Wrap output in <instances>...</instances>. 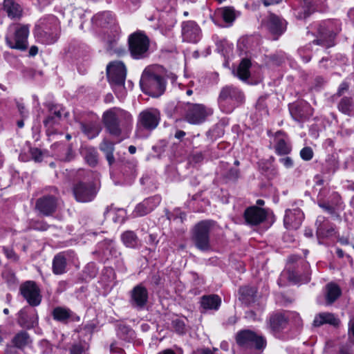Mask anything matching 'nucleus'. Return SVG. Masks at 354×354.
Instances as JSON below:
<instances>
[{
    "instance_id": "1",
    "label": "nucleus",
    "mask_w": 354,
    "mask_h": 354,
    "mask_svg": "<svg viewBox=\"0 0 354 354\" xmlns=\"http://www.w3.org/2000/svg\"><path fill=\"white\" fill-rule=\"evenodd\" d=\"M102 122L109 133L115 137L122 134V127L132 122L131 115L118 107H113L104 112Z\"/></svg>"
},
{
    "instance_id": "2",
    "label": "nucleus",
    "mask_w": 354,
    "mask_h": 354,
    "mask_svg": "<svg viewBox=\"0 0 354 354\" xmlns=\"http://www.w3.org/2000/svg\"><path fill=\"white\" fill-rule=\"evenodd\" d=\"M243 93L236 87L225 86L221 90L218 97V102L226 113H231L234 109L244 101Z\"/></svg>"
},
{
    "instance_id": "3",
    "label": "nucleus",
    "mask_w": 354,
    "mask_h": 354,
    "mask_svg": "<svg viewBox=\"0 0 354 354\" xmlns=\"http://www.w3.org/2000/svg\"><path fill=\"white\" fill-rule=\"evenodd\" d=\"M140 84L143 92L154 97L161 95L166 86L165 80L162 77L148 72L143 73Z\"/></svg>"
},
{
    "instance_id": "4",
    "label": "nucleus",
    "mask_w": 354,
    "mask_h": 354,
    "mask_svg": "<svg viewBox=\"0 0 354 354\" xmlns=\"http://www.w3.org/2000/svg\"><path fill=\"white\" fill-rule=\"evenodd\" d=\"M212 222L203 221L197 223L192 230V241L197 249L203 252L211 250L209 231Z\"/></svg>"
},
{
    "instance_id": "5",
    "label": "nucleus",
    "mask_w": 354,
    "mask_h": 354,
    "mask_svg": "<svg viewBox=\"0 0 354 354\" xmlns=\"http://www.w3.org/2000/svg\"><path fill=\"white\" fill-rule=\"evenodd\" d=\"M129 50L133 58L139 59L145 58L149 47L148 37L140 32L131 34L129 37Z\"/></svg>"
},
{
    "instance_id": "6",
    "label": "nucleus",
    "mask_w": 354,
    "mask_h": 354,
    "mask_svg": "<svg viewBox=\"0 0 354 354\" xmlns=\"http://www.w3.org/2000/svg\"><path fill=\"white\" fill-rule=\"evenodd\" d=\"M236 343L243 348L263 349L266 347V341L262 337L257 335L250 330H243L239 332L236 336Z\"/></svg>"
},
{
    "instance_id": "7",
    "label": "nucleus",
    "mask_w": 354,
    "mask_h": 354,
    "mask_svg": "<svg viewBox=\"0 0 354 354\" xmlns=\"http://www.w3.org/2000/svg\"><path fill=\"white\" fill-rule=\"evenodd\" d=\"M339 28L335 26L333 21H327L322 23L318 28L317 39L313 43L326 48L334 46V39Z\"/></svg>"
},
{
    "instance_id": "8",
    "label": "nucleus",
    "mask_w": 354,
    "mask_h": 354,
    "mask_svg": "<svg viewBox=\"0 0 354 354\" xmlns=\"http://www.w3.org/2000/svg\"><path fill=\"white\" fill-rule=\"evenodd\" d=\"M107 77L109 82L118 88L123 87L127 75V68L123 62L115 61L106 66Z\"/></svg>"
},
{
    "instance_id": "9",
    "label": "nucleus",
    "mask_w": 354,
    "mask_h": 354,
    "mask_svg": "<svg viewBox=\"0 0 354 354\" xmlns=\"http://www.w3.org/2000/svg\"><path fill=\"white\" fill-rule=\"evenodd\" d=\"M212 113V110L201 104L188 103L186 107L185 120L190 124H198Z\"/></svg>"
},
{
    "instance_id": "10",
    "label": "nucleus",
    "mask_w": 354,
    "mask_h": 354,
    "mask_svg": "<svg viewBox=\"0 0 354 354\" xmlns=\"http://www.w3.org/2000/svg\"><path fill=\"white\" fill-rule=\"evenodd\" d=\"M160 113L156 109H147L141 111L138 117L137 125L147 131L155 129L160 122Z\"/></svg>"
},
{
    "instance_id": "11",
    "label": "nucleus",
    "mask_w": 354,
    "mask_h": 354,
    "mask_svg": "<svg viewBox=\"0 0 354 354\" xmlns=\"http://www.w3.org/2000/svg\"><path fill=\"white\" fill-rule=\"evenodd\" d=\"M28 26H21L15 30L13 39L6 37V44L10 48L25 50L28 48Z\"/></svg>"
},
{
    "instance_id": "12",
    "label": "nucleus",
    "mask_w": 354,
    "mask_h": 354,
    "mask_svg": "<svg viewBox=\"0 0 354 354\" xmlns=\"http://www.w3.org/2000/svg\"><path fill=\"white\" fill-rule=\"evenodd\" d=\"M97 189L93 183L80 182L73 187V194L78 202L91 201L96 196Z\"/></svg>"
},
{
    "instance_id": "13",
    "label": "nucleus",
    "mask_w": 354,
    "mask_h": 354,
    "mask_svg": "<svg viewBox=\"0 0 354 354\" xmlns=\"http://www.w3.org/2000/svg\"><path fill=\"white\" fill-rule=\"evenodd\" d=\"M20 290L30 305L36 306L41 303L39 290L35 283L27 281L21 286Z\"/></svg>"
},
{
    "instance_id": "14",
    "label": "nucleus",
    "mask_w": 354,
    "mask_h": 354,
    "mask_svg": "<svg viewBox=\"0 0 354 354\" xmlns=\"http://www.w3.org/2000/svg\"><path fill=\"white\" fill-rule=\"evenodd\" d=\"M57 201V197L55 196H44L37 199L36 208L43 215L49 216L56 211Z\"/></svg>"
},
{
    "instance_id": "15",
    "label": "nucleus",
    "mask_w": 354,
    "mask_h": 354,
    "mask_svg": "<svg viewBox=\"0 0 354 354\" xmlns=\"http://www.w3.org/2000/svg\"><path fill=\"white\" fill-rule=\"evenodd\" d=\"M266 26L277 39L286 30V21L274 14H270L267 18Z\"/></svg>"
},
{
    "instance_id": "16",
    "label": "nucleus",
    "mask_w": 354,
    "mask_h": 354,
    "mask_svg": "<svg viewBox=\"0 0 354 354\" xmlns=\"http://www.w3.org/2000/svg\"><path fill=\"white\" fill-rule=\"evenodd\" d=\"M267 217L266 211L261 207L252 206L247 208L244 212L246 223L250 225H257Z\"/></svg>"
},
{
    "instance_id": "17",
    "label": "nucleus",
    "mask_w": 354,
    "mask_h": 354,
    "mask_svg": "<svg viewBox=\"0 0 354 354\" xmlns=\"http://www.w3.org/2000/svg\"><path fill=\"white\" fill-rule=\"evenodd\" d=\"M160 203V198L158 196L145 199L137 205L133 214L136 216H142L151 212Z\"/></svg>"
},
{
    "instance_id": "18",
    "label": "nucleus",
    "mask_w": 354,
    "mask_h": 354,
    "mask_svg": "<svg viewBox=\"0 0 354 354\" xmlns=\"http://www.w3.org/2000/svg\"><path fill=\"white\" fill-rule=\"evenodd\" d=\"M148 292L142 285L135 286L131 292V303L137 308H143L147 302Z\"/></svg>"
},
{
    "instance_id": "19",
    "label": "nucleus",
    "mask_w": 354,
    "mask_h": 354,
    "mask_svg": "<svg viewBox=\"0 0 354 354\" xmlns=\"http://www.w3.org/2000/svg\"><path fill=\"white\" fill-rule=\"evenodd\" d=\"M304 214L299 209H288L286 212L284 225L286 228L296 230L301 225Z\"/></svg>"
},
{
    "instance_id": "20",
    "label": "nucleus",
    "mask_w": 354,
    "mask_h": 354,
    "mask_svg": "<svg viewBox=\"0 0 354 354\" xmlns=\"http://www.w3.org/2000/svg\"><path fill=\"white\" fill-rule=\"evenodd\" d=\"M182 33L185 40L195 43L198 40L200 29L194 22L187 21L183 26Z\"/></svg>"
},
{
    "instance_id": "21",
    "label": "nucleus",
    "mask_w": 354,
    "mask_h": 354,
    "mask_svg": "<svg viewBox=\"0 0 354 354\" xmlns=\"http://www.w3.org/2000/svg\"><path fill=\"white\" fill-rule=\"evenodd\" d=\"M339 319L334 314L330 313H321L315 317L313 326L316 327L324 324H330L333 326H337L339 324Z\"/></svg>"
},
{
    "instance_id": "22",
    "label": "nucleus",
    "mask_w": 354,
    "mask_h": 354,
    "mask_svg": "<svg viewBox=\"0 0 354 354\" xmlns=\"http://www.w3.org/2000/svg\"><path fill=\"white\" fill-rule=\"evenodd\" d=\"M324 216H319L316 221L317 234L318 237L326 238L333 236L335 234V228L329 226L326 223Z\"/></svg>"
},
{
    "instance_id": "23",
    "label": "nucleus",
    "mask_w": 354,
    "mask_h": 354,
    "mask_svg": "<svg viewBox=\"0 0 354 354\" xmlns=\"http://www.w3.org/2000/svg\"><path fill=\"white\" fill-rule=\"evenodd\" d=\"M221 303V298L216 295H204L201 299V306L204 310H216Z\"/></svg>"
},
{
    "instance_id": "24",
    "label": "nucleus",
    "mask_w": 354,
    "mask_h": 354,
    "mask_svg": "<svg viewBox=\"0 0 354 354\" xmlns=\"http://www.w3.org/2000/svg\"><path fill=\"white\" fill-rule=\"evenodd\" d=\"M240 299L243 303L249 305L256 301L257 291L255 287L243 286L239 289Z\"/></svg>"
},
{
    "instance_id": "25",
    "label": "nucleus",
    "mask_w": 354,
    "mask_h": 354,
    "mask_svg": "<svg viewBox=\"0 0 354 354\" xmlns=\"http://www.w3.org/2000/svg\"><path fill=\"white\" fill-rule=\"evenodd\" d=\"M51 314L55 320L66 324L72 317L73 312L68 308L57 306L53 310Z\"/></svg>"
},
{
    "instance_id": "26",
    "label": "nucleus",
    "mask_w": 354,
    "mask_h": 354,
    "mask_svg": "<svg viewBox=\"0 0 354 354\" xmlns=\"http://www.w3.org/2000/svg\"><path fill=\"white\" fill-rule=\"evenodd\" d=\"M3 8L8 17L11 19L20 18L22 15V9L19 4L13 0H4Z\"/></svg>"
},
{
    "instance_id": "27",
    "label": "nucleus",
    "mask_w": 354,
    "mask_h": 354,
    "mask_svg": "<svg viewBox=\"0 0 354 354\" xmlns=\"http://www.w3.org/2000/svg\"><path fill=\"white\" fill-rule=\"evenodd\" d=\"M341 295L339 287L333 283H330L326 286V300L328 304H332Z\"/></svg>"
},
{
    "instance_id": "28",
    "label": "nucleus",
    "mask_w": 354,
    "mask_h": 354,
    "mask_svg": "<svg viewBox=\"0 0 354 354\" xmlns=\"http://www.w3.org/2000/svg\"><path fill=\"white\" fill-rule=\"evenodd\" d=\"M66 259L63 253L55 256L53 261V272L55 274H62L66 272Z\"/></svg>"
},
{
    "instance_id": "29",
    "label": "nucleus",
    "mask_w": 354,
    "mask_h": 354,
    "mask_svg": "<svg viewBox=\"0 0 354 354\" xmlns=\"http://www.w3.org/2000/svg\"><path fill=\"white\" fill-rule=\"evenodd\" d=\"M287 322V319L283 315L277 313L270 317V326L273 331H279L286 326Z\"/></svg>"
},
{
    "instance_id": "30",
    "label": "nucleus",
    "mask_w": 354,
    "mask_h": 354,
    "mask_svg": "<svg viewBox=\"0 0 354 354\" xmlns=\"http://www.w3.org/2000/svg\"><path fill=\"white\" fill-rule=\"evenodd\" d=\"M100 149L105 153L109 165H111L115 162L113 142L104 139L100 145Z\"/></svg>"
},
{
    "instance_id": "31",
    "label": "nucleus",
    "mask_w": 354,
    "mask_h": 354,
    "mask_svg": "<svg viewBox=\"0 0 354 354\" xmlns=\"http://www.w3.org/2000/svg\"><path fill=\"white\" fill-rule=\"evenodd\" d=\"M283 135L281 131H278L276 133V145H275V151L279 155H286L290 153L291 148L286 142L284 138H281L280 136Z\"/></svg>"
},
{
    "instance_id": "32",
    "label": "nucleus",
    "mask_w": 354,
    "mask_h": 354,
    "mask_svg": "<svg viewBox=\"0 0 354 354\" xmlns=\"http://www.w3.org/2000/svg\"><path fill=\"white\" fill-rule=\"evenodd\" d=\"M80 127L82 131L89 138L92 139L97 136L100 132V127L93 122H89V123H80Z\"/></svg>"
},
{
    "instance_id": "33",
    "label": "nucleus",
    "mask_w": 354,
    "mask_h": 354,
    "mask_svg": "<svg viewBox=\"0 0 354 354\" xmlns=\"http://www.w3.org/2000/svg\"><path fill=\"white\" fill-rule=\"evenodd\" d=\"M30 342V336L26 331H20L17 333L12 340L14 346L19 349H23L25 346L28 345Z\"/></svg>"
},
{
    "instance_id": "34",
    "label": "nucleus",
    "mask_w": 354,
    "mask_h": 354,
    "mask_svg": "<svg viewBox=\"0 0 354 354\" xmlns=\"http://www.w3.org/2000/svg\"><path fill=\"white\" fill-rule=\"evenodd\" d=\"M338 110L346 115H350L353 110V100L352 97H344L337 104Z\"/></svg>"
},
{
    "instance_id": "35",
    "label": "nucleus",
    "mask_w": 354,
    "mask_h": 354,
    "mask_svg": "<svg viewBox=\"0 0 354 354\" xmlns=\"http://www.w3.org/2000/svg\"><path fill=\"white\" fill-rule=\"evenodd\" d=\"M251 62L248 59H243L237 69V76L242 80H247L250 76Z\"/></svg>"
},
{
    "instance_id": "36",
    "label": "nucleus",
    "mask_w": 354,
    "mask_h": 354,
    "mask_svg": "<svg viewBox=\"0 0 354 354\" xmlns=\"http://www.w3.org/2000/svg\"><path fill=\"white\" fill-rule=\"evenodd\" d=\"M122 240L127 247L136 248L138 243V239L132 231H127L122 234Z\"/></svg>"
},
{
    "instance_id": "37",
    "label": "nucleus",
    "mask_w": 354,
    "mask_h": 354,
    "mask_svg": "<svg viewBox=\"0 0 354 354\" xmlns=\"http://www.w3.org/2000/svg\"><path fill=\"white\" fill-rule=\"evenodd\" d=\"M84 157L86 162L92 167L97 163V153L93 148H88L85 149Z\"/></svg>"
},
{
    "instance_id": "38",
    "label": "nucleus",
    "mask_w": 354,
    "mask_h": 354,
    "mask_svg": "<svg viewBox=\"0 0 354 354\" xmlns=\"http://www.w3.org/2000/svg\"><path fill=\"white\" fill-rule=\"evenodd\" d=\"M59 120H56L55 116L49 115L47 118L44 121V126L46 128V133L48 136L52 135L55 133L53 127L58 124Z\"/></svg>"
},
{
    "instance_id": "39",
    "label": "nucleus",
    "mask_w": 354,
    "mask_h": 354,
    "mask_svg": "<svg viewBox=\"0 0 354 354\" xmlns=\"http://www.w3.org/2000/svg\"><path fill=\"white\" fill-rule=\"evenodd\" d=\"M221 17L226 23H232L235 19L234 10L232 8H224L221 10Z\"/></svg>"
},
{
    "instance_id": "40",
    "label": "nucleus",
    "mask_w": 354,
    "mask_h": 354,
    "mask_svg": "<svg viewBox=\"0 0 354 354\" xmlns=\"http://www.w3.org/2000/svg\"><path fill=\"white\" fill-rule=\"evenodd\" d=\"M172 326L179 334H184L186 332V326L183 320L176 319L172 321Z\"/></svg>"
},
{
    "instance_id": "41",
    "label": "nucleus",
    "mask_w": 354,
    "mask_h": 354,
    "mask_svg": "<svg viewBox=\"0 0 354 354\" xmlns=\"http://www.w3.org/2000/svg\"><path fill=\"white\" fill-rule=\"evenodd\" d=\"M96 20L99 21L100 25L103 26L106 24L111 23L113 20L112 15L108 12H103L99 15L95 17Z\"/></svg>"
},
{
    "instance_id": "42",
    "label": "nucleus",
    "mask_w": 354,
    "mask_h": 354,
    "mask_svg": "<svg viewBox=\"0 0 354 354\" xmlns=\"http://www.w3.org/2000/svg\"><path fill=\"white\" fill-rule=\"evenodd\" d=\"M300 156L304 160L308 161L313 157V151L310 147H306L301 150Z\"/></svg>"
},
{
    "instance_id": "43",
    "label": "nucleus",
    "mask_w": 354,
    "mask_h": 354,
    "mask_svg": "<svg viewBox=\"0 0 354 354\" xmlns=\"http://www.w3.org/2000/svg\"><path fill=\"white\" fill-rule=\"evenodd\" d=\"M3 251L6 254V257L10 259L11 261L17 262L19 260V257L14 252L12 248H8L6 247L3 248Z\"/></svg>"
},
{
    "instance_id": "44",
    "label": "nucleus",
    "mask_w": 354,
    "mask_h": 354,
    "mask_svg": "<svg viewBox=\"0 0 354 354\" xmlns=\"http://www.w3.org/2000/svg\"><path fill=\"white\" fill-rule=\"evenodd\" d=\"M319 206L330 214L335 215L337 217H339V215L335 212V206L330 205L328 203H319Z\"/></svg>"
},
{
    "instance_id": "45",
    "label": "nucleus",
    "mask_w": 354,
    "mask_h": 354,
    "mask_svg": "<svg viewBox=\"0 0 354 354\" xmlns=\"http://www.w3.org/2000/svg\"><path fill=\"white\" fill-rule=\"evenodd\" d=\"M283 275H286L290 281H292L294 283L297 282L299 280L297 274L294 270H290V268H288L283 273Z\"/></svg>"
},
{
    "instance_id": "46",
    "label": "nucleus",
    "mask_w": 354,
    "mask_h": 354,
    "mask_svg": "<svg viewBox=\"0 0 354 354\" xmlns=\"http://www.w3.org/2000/svg\"><path fill=\"white\" fill-rule=\"evenodd\" d=\"M239 177V170L232 168L226 174V178L231 180H236Z\"/></svg>"
},
{
    "instance_id": "47",
    "label": "nucleus",
    "mask_w": 354,
    "mask_h": 354,
    "mask_svg": "<svg viewBox=\"0 0 354 354\" xmlns=\"http://www.w3.org/2000/svg\"><path fill=\"white\" fill-rule=\"evenodd\" d=\"M30 153L32 159L36 162H41L42 160V153L41 151L37 149L34 148L30 149Z\"/></svg>"
},
{
    "instance_id": "48",
    "label": "nucleus",
    "mask_w": 354,
    "mask_h": 354,
    "mask_svg": "<svg viewBox=\"0 0 354 354\" xmlns=\"http://www.w3.org/2000/svg\"><path fill=\"white\" fill-rule=\"evenodd\" d=\"M49 111L50 112V115H53L55 116V118L56 120H59L62 118V113H61V109H57V107L55 105H50L49 106Z\"/></svg>"
},
{
    "instance_id": "49",
    "label": "nucleus",
    "mask_w": 354,
    "mask_h": 354,
    "mask_svg": "<svg viewBox=\"0 0 354 354\" xmlns=\"http://www.w3.org/2000/svg\"><path fill=\"white\" fill-rule=\"evenodd\" d=\"M279 161L287 169L291 168L293 166V160L290 157L287 156L280 158Z\"/></svg>"
},
{
    "instance_id": "50",
    "label": "nucleus",
    "mask_w": 354,
    "mask_h": 354,
    "mask_svg": "<svg viewBox=\"0 0 354 354\" xmlns=\"http://www.w3.org/2000/svg\"><path fill=\"white\" fill-rule=\"evenodd\" d=\"M348 87H349V86H348V83L342 82L339 85L338 90L335 95L338 97L342 96L346 91H347L348 90Z\"/></svg>"
},
{
    "instance_id": "51",
    "label": "nucleus",
    "mask_w": 354,
    "mask_h": 354,
    "mask_svg": "<svg viewBox=\"0 0 354 354\" xmlns=\"http://www.w3.org/2000/svg\"><path fill=\"white\" fill-rule=\"evenodd\" d=\"M83 347L80 344H75L71 348V354H82Z\"/></svg>"
},
{
    "instance_id": "52",
    "label": "nucleus",
    "mask_w": 354,
    "mask_h": 354,
    "mask_svg": "<svg viewBox=\"0 0 354 354\" xmlns=\"http://www.w3.org/2000/svg\"><path fill=\"white\" fill-rule=\"evenodd\" d=\"M310 12L308 10H304V13L298 12L297 15V17L300 19H304L308 17L310 15Z\"/></svg>"
},
{
    "instance_id": "53",
    "label": "nucleus",
    "mask_w": 354,
    "mask_h": 354,
    "mask_svg": "<svg viewBox=\"0 0 354 354\" xmlns=\"http://www.w3.org/2000/svg\"><path fill=\"white\" fill-rule=\"evenodd\" d=\"M257 109L259 110H263L266 109V104L264 100L260 98L257 103Z\"/></svg>"
},
{
    "instance_id": "54",
    "label": "nucleus",
    "mask_w": 354,
    "mask_h": 354,
    "mask_svg": "<svg viewBox=\"0 0 354 354\" xmlns=\"http://www.w3.org/2000/svg\"><path fill=\"white\" fill-rule=\"evenodd\" d=\"M263 4L266 6L277 4L282 1V0H262Z\"/></svg>"
},
{
    "instance_id": "55",
    "label": "nucleus",
    "mask_w": 354,
    "mask_h": 354,
    "mask_svg": "<svg viewBox=\"0 0 354 354\" xmlns=\"http://www.w3.org/2000/svg\"><path fill=\"white\" fill-rule=\"evenodd\" d=\"M38 53V48L36 46H32L30 47L29 50V55L30 56H35Z\"/></svg>"
},
{
    "instance_id": "56",
    "label": "nucleus",
    "mask_w": 354,
    "mask_h": 354,
    "mask_svg": "<svg viewBox=\"0 0 354 354\" xmlns=\"http://www.w3.org/2000/svg\"><path fill=\"white\" fill-rule=\"evenodd\" d=\"M185 136V132L182 130H178L176 131L175 133V138L177 139H182Z\"/></svg>"
},
{
    "instance_id": "57",
    "label": "nucleus",
    "mask_w": 354,
    "mask_h": 354,
    "mask_svg": "<svg viewBox=\"0 0 354 354\" xmlns=\"http://www.w3.org/2000/svg\"><path fill=\"white\" fill-rule=\"evenodd\" d=\"M348 335L354 337V322H350L348 324Z\"/></svg>"
},
{
    "instance_id": "58",
    "label": "nucleus",
    "mask_w": 354,
    "mask_h": 354,
    "mask_svg": "<svg viewBox=\"0 0 354 354\" xmlns=\"http://www.w3.org/2000/svg\"><path fill=\"white\" fill-rule=\"evenodd\" d=\"M17 107H18V109L20 112V113L22 115L23 117L26 116L25 114H26V110H25V107L24 106V105L21 104H19L17 105Z\"/></svg>"
},
{
    "instance_id": "59",
    "label": "nucleus",
    "mask_w": 354,
    "mask_h": 354,
    "mask_svg": "<svg viewBox=\"0 0 354 354\" xmlns=\"http://www.w3.org/2000/svg\"><path fill=\"white\" fill-rule=\"evenodd\" d=\"M193 159L196 162H198L202 159V155L201 153L196 154V155L193 156Z\"/></svg>"
},
{
    "instance_id": "60",
    "label": "nucleus",
    "mask_w": 354,
    "mask_h": 354,
    "mask_svg": "<svg viewBox=\"0 0 354 354\" xmlns=\"http://www.w3.org/2000/svg\"><path fill=\"white\" fill-rule=\"evenodd\" d=\"M129 151L131 154H133L136 153V147L133 146V145H131L129 147Z\"/></svg>"
},
{
    "instance_id": "61",
    "label": "nucleus",
    "mask_w": 354,
    "mask_h": 354,
    "mask_svg": "<svg viewBox=\"0 0 354 354\" xmlns=\"http://www.w3.org/2000/svg\"><path fill=\"white\" fill-rule=\"evenodd\" d=\"M336 253L337 256L340 258H342L344 257V252L342 249L337 248L336 250Z\"/></svg>"
},
{
    "instance_id": "62",
    "label": "nucleus",
    "mask_w": 354,
    "mask_h": 354,
    "mask_svg": "<svg viewBox=\"0 0 354 354\" xmlns=\"http://www.w3.org/2000/svg\"><path fill=\"white\" fill-rule=\"evenodd\" d=\"M201 354H214L212 353V351L210 349H209V348L201 350Z\"/></svg>"
},
{
    "instance_id": "63",
    "label": "nucleus",
    "mask_w": 354,
    "mask_h": 354,
    "mask_svg": "<svg viewBox=\"0 0 354 354\" xmlns=\"http://www.w3.org/2000/svg\"><path fill=\"white\" fill-rule=\"evenodd\" d=\"M305 236L307 237H312L313 236V231L311 230H306L305 231Z\"/></svg>"
},
{
    "instance_id": "64",
    "label": "nucleus",
    "mask_w": 354,
    "mask_h": 354,
    "mask_svg": "<svg viewBox=\"0 0 354 354\" xmlns=\"http://www.w3.org/2000/svg\"><path fill=\"white\" fill-rule=\"evenodd\" d=\"M162 354H175V353L171 349H167L164 351Z\"/></svg>"
}]
</instances>
